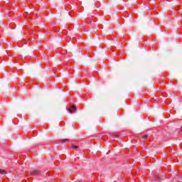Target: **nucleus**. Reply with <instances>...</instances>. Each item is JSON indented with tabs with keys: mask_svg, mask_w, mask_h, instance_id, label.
<instances>
[{
	"mask_svg": "<svg viewBox=\"0 0 182 182\" xmlns=\"http://www.w3.org/2000/svg\"><path fill=\"white\" fill-rule=\"evenodd\" d=\"M161 178H160V176H155V181L154 182L160 181Z\"/></svg>",
	"mask_w": 182,
	"mask_h": 182,
	"instance_id": "nucleus-3",
	"label": "nucleus"
},
{
	"mask_svg": "<svg viewBox=\"0 0 182 182\" xmlns=\"http://www.w3.org/2000/svg\"><path fill=\"white\" fill-rule=\"evenodd\" d=\"M114 137H117V135H114Z\"/></svg>",
	"mask_w": 182,
	"mask_h": 182,
	"instance_id": "nucleus-9",
	"label": "nucleus"
},
{
	"mask_svg": "<svg viewBox=\"0 0 182 182\" xmlns=\"http://www.w3.org/2000/svg\"><path fill=\"white\" fill-rule=\"evenodd\" d=\"M76 110V107L75 106H71L70 108H68V112L70 113H73V111Z\"/></svg>",
	"mask_w": 182,
	"mask_h": 182,
	"instance_id": "nucleus-1",
	"label": "nucleus"
},
{
	"mask_svg": "<svg viewBox=\"0 0 182 182\" xmlns=\"http://www.w3.org/2000/svg\"><path fill=\"white\" fill-rule=\"evenodd\" d=\"M68 139H61L60 141H68Z\"/></svg>",
	"mask_w": 182,
	"mask_h": 182,
	"instance_id": "nucleus-7",
	"label": "nucleus"
},
{
	"mask_svg": "<svg viewBox=\"0 0 182 182\" xmlns=\"http://www.w3.org/2000/svg\"><path fill=\"white\" fill-rule=\"evenodd\" d=\"M149 138V135H144L142 136V139H146Z\"/></svg>",
	"mask_w": 182,
	"mask_h": 182,
	"instance_id": "nucleus-5",
	"label": "nucleus"
},
{
	"mask_svg": "<svg viewBox=\"0 0 182 182\" xmlns=\"http://www.w3.org/2000/svg\"><path fill=\"white\" fill-rule=\"evenodd\" d=\"M176 177H177V178H176V180H180V179L181 178V177H180V176H176Z\"/></svg>",
	"mask_w": 182,
	"mask_h": 182,
	"instance_id": "nucleus-8",
	"label": "nucleus"
},
{
	"mask_svg": "<svg viewBox=\"0 0 182 182\" xmlns=\"http://www.w3.org/2000/svg\"><path fill=\"white\" fill-rule=\"evenodd\" d=\"M73 149H78V146L76 145H72Z\"/></svg>",
	"mask_w": 182,
	"mask_h": 182,
	"instance_id": "nucleus-6",
	"label": "nucleus"
},
{
	"mask_svg": "<svg viewBox=\"0 0 182 182\" xmlns=\"http://www.w3.org/2000/svg\"><path fill=\"white\" fill-rule=\"evenodd\" d=\"M0 174H1L2 176H5V174H6V172L4 169H0Z\"/></svg>",
	"mask_w": 182,
	"mask_h": 182,
	"instance_id": "nucleus-2",
	"label": "nucleus"
},
{
	"mask_svg": "<svg viewBox=\"0 0 182 182\" xmlns=\"http://www.w3.org/2000/svg\"><path fill=\"white\" fill-rule=\"evenodd\" d=\"M31 174H33V176H36V174H38V171H33L31 172Z\"/></svg>",
	"mask_w": 182,
	"mask_h": 182,
	"instance_id": "nucleus-4",
	"label": "nucleus"
}]
</instances>
